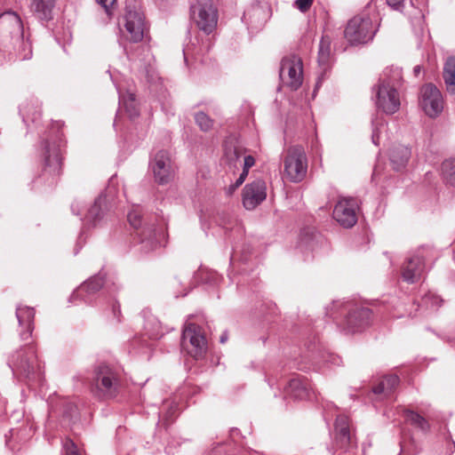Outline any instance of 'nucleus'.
<instances>
[{"mask_svg":"<svg viewBox=\"0 0 455 455\" xmlns=\"http://www.w3.org/2000/svg\"><path fill=\"white\" fill-rule=\"evenodd\" d=\"M402 83V73L398 68H386L376 85V105L387 115L396 113L401 106L398 88Z\"/></svg>","mask_w":455,"mask_h":455,"instance_id":"obj_1","label":"nucleus"},{"mask_svg":"<svg viewBox=\"0 0 455 455\" xmlns=\"http://www.w3.org/2000/svg\"><path fill=\"white\" fill-rule=\"evenodd\" d=\"M120 387L118 371L108 364H100L95 370V376L91 384L92 395L102 400L116 397Z\"/></svg>","mask_w":455,"mask_h":455,"instance_id":"obj_2","label":"nucleus"},{"mask_svg":"<svg viewBox=\"0 0 455 455\" xmlns=\"http://www.w3.org/2000/svg\"><path fill=\"white\" fill-rule=\"evenodd\" d=\"M181 347L194 359L203 358L207 351V339L204 329L193 323H187L182 331Z\"/></svg>","mask_w":455,"mask_h":455,"instance_id":"obj_3","label":"nucleus"},{"mask_svg":"<svg viewBox=\"0 0 455 455\" xmlns=\"http://www.w3.org/2000/svg\"><path fill=\"white\" fill-rule=\"evenodd\" d=\"M376 31L369 16L356 15L347 22L344 35L350 44H357L371 41Z\"/></svg>","mask_w":455,"mask_h":455,"instance_id":"obj_4","label":"nucleus"},{"mask_svg":"<svg viewBox=\"0 0 455 455\" xmlns=\"http://www.w3.org/2000/svg\"><path fill=\"white\" fill-rule=\"evenodd\" d=\"M284 175L292 182L301 181L307 175V158L302 147L294 146L287 150L283 161Z\"/></svg>","mask_w":455,"mask_h":455,"instance_id":"obj_5","label":"nucleus"},{"mask_svg":"<svg viewBox=\"0 0 455 455\" xmlns=\"http://www.w3.org/2000/svg\"><path fill=\"white\" fill-rule=\"evenodd\" d=\"M280 79L282 84L291 91H297L303 83V63L297 55L284 57L281 61Z\"/></svg>","mask_w":455,"mask_h":455,"instance_id":"obj_6","label":"nucleus"},{"mask_svg":"<svg viewBox=\"0 0 455 455\" xmlns=\"http://www.w3.org/2000/svg\"><path fill=\"white\" fill-rule=\"evenodd\" d=\"M372 323V312L370 308L353 305L347 309V313L341 325L348 333H355L369 327Z\"/></svg>","mask_w":455,"mask_h":455,"instance_id":"obj_7","label":"nucleus"},{"mask_svg":"<svg viewBox=\"0 0 455 455\" xmlns=\"http://www.w3.org/2000/svg\"><path fill=\"white\" fill-rule=\"evenodd\" d=\"M124 20L125 37L133 43L142 41L147 29L144 14L135 7L127 6Z\"/></svg>","mask_w":455,"mask_h":455,"instance_id":"obj_8","label":"nucleus"},{"mask_svg":"<svg viewBox=\"0 0 455 455\" xmlns=\"http://www.w3.org/2000/svg\"><path fill=\"white\" fill-rule=\"evenodd\" d=\"M419 103L424 112L430 117H436L443 109V95L433 84L422 86Z\"/></svg>","mask_w":455,"mask_h":455,"instance_id":"obj_9","label":"nucleus"},{"mask_svg":"<svg viewBox=\"0 0 455 455\" xmlns=\"http://www.w3.org/2000/svg\"><path fill=\"white\" fill-rule=\"evenodd\" d=\"M193 17L198 28L211 34L217 27V11L212 4H199L192 9Z\"/></svg>","mask_w":455,"mask_h":455,"instance_id":"obj_10","label":"nucleus"},{"mask_svg":"<svg viewBox=\"0 0 455 455\" xmlns=\"http://www.w3.org/2000/svg\"><path fill=\"white\" fill-rule=\"evenodd\" d=\"M358 204L353 198H342L335 205L333 218L344 228H351L357 221Z\"/></svg>","mask_w":455,"mask_h":455,"instance_id":"obj_11","label":"nucleus"},{"mask_svg":"<svg viewBox=\"0 0 455 455\" xmlns=\"http://www.w3.org/2000/svg\"><path fill=\"white\" fill-rule=\"evenodd\" d=\"M335 445L345 451L356 447V439L347 416L339 415L336 419Z\"/></svg>","mask_w":455,"mask_h":455,"instance_id":"obj_12","label":"nucleus"},{"mask_svg":"<svg viewBox=\"0 0 455 455\" xmlns=\"http://www.w3.org/2000/svg\"><path fill=\"white\" fill-rule=\"evenodd\" d=\"M128 221L130 225L135 229L136 235L139 236L140 243H146L152 244L156 231L153 224L144 223L142 221L141 210L139 207L132 209L128 213Z\"/></svg>","mask_w":455,"mask_h":455,"instance_id":"obj_13","label":"nucleus"},{"mask_svg":"<svg viewBox=\"0 0 455 455\" xmlns=\"http://www.w3.org/2000/svg\"><path fill=\"white\" fill-rule=\"evenodd\" d=\"M267 196L266 183L262 180H257L247 184L243 191V204L247 210L255 209Z\"/></svg>","mask_w":455,"mask_h":455,"instance_id":"obj_14","label":"nucleus"},{"mask_svg":"<svg viewBox=\"0 0 455 455\" xmlns=\"http://www.w3.org/2000/svg\"><path fill=\"white\" fill-rule=\"evenodd\" d=\"M152 168L155 178L159 184L168 183L172 172L169 153L165 150L158 151L155 156Z\"/></svg>","mask_w":455,"mask_h":455,"instance_id":"obj_15","label":"nucleus"},{"mask_svg":"<svg viewBox=\"0 0 455 455\" xmlns=\"http://www.w3.org/2000/svg\"><path fill=\"white\" fill-rule=\"evenodd\" d=\"M105 283V276L97 275L84 282L71 295L70 299L75 302L77 299L86 300L87 297L98 292Z\"/></svg>","mask_w":455,"mask_h":455,"instance_id":"obj_16","label":"nucleus"},{"mask_svg":"<svg viewBox=\"0 0 455 455\" xmlns=\"http://www.w3.org/2000/svg\"><path fill=\"white\" fill-rule=\"evenodd\" d=\"M411 148L403 145H395L389 149V161L393 170L403 171L411 158Z\"/></svg>","mask_w":455,"mask_h":455,"instance_id":"obj_17","label":"nucleus"},{"mask_svg":"<svg viewBox=\"0 0 455 455\" xmlns=\"http://www.w3.org/2000/svg\"><path fill=\"white\" fill-rule=\"evenodd\" d=\"M424 270V260L414 256L409 259L402 268V276L407 283H413L419 280Z\"/></svg>","mask_w":455,"mask_h":455,"instance_id":"obj_18","label":"nucleus"},{"mask_svg":"<svg viewBox=\"0 0 455 455\" xmlns=\"http://www.w3.org/2000/svg\"><path fill=\"white\" fill-rule=\"evenodd\" d=\"M62 161L60 142L58 146L47 144L45 148L44 168L51 173L60 174L62 168Z\"/></svg>","mask_w":455,"mask_h":455,"instance_id":"obj_19","label":"nucleus"},{"mask_svg":"<svg viewBox=\"0 0 455 455\" xmlns=\"http://www.w3.org/2000/svg\"><path fill=\"white\" fill-rule=\"evenodd\" d=\"M445 88L450 94H455V56L446 59L442 74Z\"/></svg>","mask_w":455,"mask_h":455,"instance_id":"obj_20","label":"nucleus"},{"mask_svg":"<svg viewBox=\"0 0 455 455\" xmlns=\"http://www.w3.org/2000/svg\"><path fill=\"white\" fill-rule=\"evenodd\" d=\"M16 315L20 325L26 329V333H22L21 335L29 336L34 329V308L27 306H20L16 310Z\"/></svg>","mask_w":455,"mask_h":455,"instance_id":"obj_21","label":"nucleus"},{"mask_svg":"<svg viewBox=\"0 0 455 455\" xmlns=\"http://www.w3.org/2000/svg\"><path fill=\"white\" fill-rule=\"evenodd\" d=\"M399 385V378L396 375L385 376L374 387L373 392L376 395H383L387 397Z\"/></svg>","mask_w":455,"mask_h":455,"instance_id":"obj_22","label":"nucleus"},{"mask_svg":"<svg viewBox=\"0 0 455 455\" xmlns=\"http://www.w3.org/2000/svg\"><path fill=\"white\" fill-rule=\"evenodd\" d=\"M53 0H34L32 9L41 20L51 19Z\"/></svg>","mask_w":455,"mask_h":455,"instance_id":"obj_23","label":"nucleus"},{"mask_svg":"<svg viewBox=\"0 0 455 455\" xmlns=\"http://www.w3.org/2000/svg\"><path fill=\"white\" fill-rule=\"evenodd\" d=\"M245 153V149L233 143H226L224 148V156L228 164L235 166L236 162Z\"/></svg>","mask_w":455,"mask_h":455,"instance_id":"obj_24","label":"nucleus"},{"mask_svg":"<svg viewBox=\"0 0 455 455\" xmlns=\"http://www.w3.org/2000/svg\"><path fill=\"white\" fill-rule=\"evenodd\" d=\"M122 102L125 112L131 118L137 117L140 114L139 104L136 100V95L132 92H127L122 96Z\"/></svg>","mask_w":455,"mask_h":455,"instance_id":"obj_25","label":"nucleus"},{"mask_svg":"<svg viewBox=\"0 0 455 455\" xmlns=\"http://www.w3.org/2000/svg\"><path fill=\"white\" fill-rule=\"evenodd\" d=\"M404 418L407 422L421 431L427 432L429 430L430 426L427 420L419 413L406 410L404 411Z\"/></svg>","mask_w":455,"mask_h":455,"instance_id":"obj_26","label":"nucleus"},{"mask_svg":"<svg viewBox=\"0 0 455 455\" xmlns=\"http://www.w3.org/2000/svg\"><path fill=\"white\" fill-rule=\"evenodd\" d=\"M442 176L448 185L455 187V158H450L443 162Z\"/></svg>","mask_w":455,"mask_h":455,"instance_id":"obj_27","label":"nucleus"},{"mask_svg":"<svg viewBox=\"0 0 455 455\" xmlns=\"http://www.w3.org/2000/svg\"><path fill=\"white\" fill-rule=\"evenodd\" d=\"M10 23L13 30L20 31L22 22L19 15L13 12H5L0 15V25L4 26Z\"/></svg>","mask_w":455,"mask_h":455,"instance_id":"obj_28","label":"nucleus"},{"mask_svg":"<svg viewBox=\"0 0 455 455\" xmlns=\"http://www.w3.org/2000/svg\"><path fill=\"white\" fill-rule=\"evenodd\" d=\"M194 119L202 132H207L213 128L214 120L204 112L200 111L196 113Z\"/></svg>","mask_w":455,"mask_h":455,"instance_id":"obj_29","label":"nucleus"},{"mask_svg":"<svg viewBox=\"0 0 455 455\" xmlns=\"http://www.w3.org/2000/svg\"><path fill=\"white\" fill-rule=\"evenodd\" d=\"M105 197L100 196L95 200L94 204L90 208L87 213V220L93 223L100 220L102 216V206L105 204Z\"/></svg>","mask_w":455,"mask_h":455,"instance_id":"obj_30","label":"nucleus"},{"mask_svg":"<svg viewBox=\"0 0 455 455\" xmlns=\"http://www.w3.org/2000/svg\"><path fill=\"white\" fill-rule=\"evenodd\" d=\"M331 54V38L323 36L319 44L318 60L321 64H325Z\"/></svg>","mask_w":455,"mask_h":455,"instance_id":"obj_31","label":"nucleus"},{"mask_svg":"<svg viewBox=\"0 0 455 455\" xmlns=\"http://www.w3.org/2000/svg\"><path fill=\"white\" fill-rule=\"evenodd\" d=\"M289 388L296 398H305L307 395L306 386L299 379H293L289 383Z\"/></svg>","mask_w":455,"mask_h":455,"instance_id":"obj_32","label":"nucleus"},{"mask_svg":"<svg viewBox=\"0 0 455 455\" xmlns=\"http://www.w3.org/2000/svg\"><path fill=\"white\" fill-rule=\"evenodd\" d=\"M64 448L66 455H83L81 451L76 445V443L70 439L66 440L64 443Z\"/></svg>","mask_w":455,"mask_h":455,"instance_id":"obj_33","label":"nucleus"},{"mask_svg":"<svg viewBox=\"0 0 455 455\" xmlns=\"http://www.w3.org/2000/svg\"><path fill=\"white\" fill-rule=\"evenodd\" d=\"M313 3L314 0H296L295 7L302 12H306L311 8Z\"/></svg>","mask_w":455,"mask_h":455,"instance_id":"obj_34","label":"nucleus"},{"mask_svg":"<svg viewBox=\"0 0 455 455\" xmlns=\"http://www.w3.org/2000/svg\"><path fill=\"white\" fill-rule=\"evenodd\" d=\"M29 350H30V356H29L28 360L26 362H23V361L20 362V367L28 373H29L30 367H32L34 359L36 358V355H35L33 347H29Z\"/></svg>","mask_w":455,"mask_h":455,"instance_id":"obj_35","label":"nucleus"},{"mask_svg":"<svg viewBox=\"0 0 455 455\" xmlns=\"http://www.w3.org/2000/svg\"><path fill=\"white\" fill-rule=\"evenodd\" d=\"M96 2L105 9L107 13L109 14L115 6L116 0H96Z\"/></svg>","mask_w":455,"mask_h":455,"instance_id":"obj_36","label":"nucleus"},{"mask_svg":"<svg viewBox=\"0 0 455 455\" xmlns=\"http://www.w3.org/2000/svg\"><path fill=\"white\" fill-rule=\"evenodd\" d=\"M247 175H248V173H246V172H243L240 174L237 180L235 181V183L229 187V193H233L238 187H240L245 180Z\"/></svg>","mask_w":455,"mask_h":455,"instance_id":"obj_37","label":"nucleus"},{"mask_svg":"<svg viewBox=\"0 0 455 455\" xmlns=\"http://www.w3.org/2000/svg\"><path fill=\"white\" fill-rule=\"evenodd\" d=\"M255 164V159L253 156H246L244 157V161H243V172H246V173L249 172V169L251 167H252Z\"/></svg>","mask_w":455,"mask_h":455,"instance_id":"obj_38","label":"nucleus"},{"mask_svg":"<svg viewBox=\"0 0 455 455\" xmlns=\"http://www.w3.org/2000/svg\"><path fill=\"white\" fill-rule=\"evenodd\" d=\"M387 4L393 9L398 10L403 4L404 0H386Z\"/></svg>","mask_w":455,"mask_h":455,"instance_id":"obj_39","label":"nucleus"},{"mask_svg":"<svg viewBox=\"0 0 455 455\" xmlns=\"http://www.w3.org/2000/svg\"><path fill=\"white\" fill-rule=\"evenodd\" d=\"M112 311H113V314L116 317H119L120 315H121V310H120V305L119 303H114L113 306H112Z\"/></svg>","mask_w":455,"mask_h":455,"instance_id":"obj_40","label":"nucleus"},{"mask_svg":"<svg viewBox=\"0 0 455 455\" xmlns=\"http://www.w3.org/2000/svg\"><path fill=\"white\" fill-rule=\"evenodd\" d=\"M227 339H228V335H227L226 333H223V334L220 336V341L221 343H225V342L227 341Z\"/></svg>","mask_w":455,"mask_h":455,"instance_id":"obj_41","label":"nucleus"},{"mask_svg":"<svg viewBox=\"0 0 455 455\" xmlns=\"http://www.w3.org/2000/svg\"><path fill=\"white\" fill-rule=\"evenodd\" d=\"M190 48H188L185 52V59L187 60L188 56L189 55Z\"/></svg>","mask_w":455,"mask_h":455,"instance_id":"obj_42","label":"nucleus"},{"mask_svg":"<svg viewBox=\"0 0 455 455\" xmlns=\"http://www.w3.org/2000/svg\"><path fill=\"white\" fill-rule=\"evenodd\" d=\"M419 70H420V67L419 66H417V67L414 68V72L416 74H418L419 72Z\"/></svg>","mask_w":455,"mask_h":455,"instance_id":"obj_43","label":"nucleus"}]
</instances>
